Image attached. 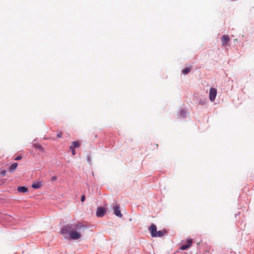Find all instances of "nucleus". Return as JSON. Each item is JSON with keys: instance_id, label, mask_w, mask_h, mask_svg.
Instances as JSON below:
<instances>
[{"instance_id": "obj_15", "label": "nucleus", "mask_w": 254, "mask_h": 254, "mask_svg": "<svg viewBox=\"0 0 254 254\" xmlns=\"http://www.w3.org/2000/svg\"><path fill=\"white\" fill-rule=\"evenodd\" d=\"M180 114L182 117L184 118L186 117L187 113L185 110L182 109V110H181V111L180 112Z\"/></svg>"}, {"instance_id": "obj_19", "label": "nucleus", "mask_w": 254, "mask_h": 254, "mask_svg": "<svg viewBox=\"0 0 254 254\" xmlns=\"http://www.w3.org/2000/svg\"><path fill=\"white\" fill-rule=\"evenodd\" d=\"M85 196H84V195H82V196H81V201L82 202H83V201H85Z\"/></svg>"}, {"instance_id": "obj_5", "label": "nucleus", "mask_w": 254, "mask_h": 254, "mask_svg": "<svg viewBox=\"0 0 254 254\" xmlns=\"http://www.w3.org/2000/svg\"><path fill=\"white\" fill-rule=\"evenodd\" d=\"M106 209L104 207H100L97 208L96 211V215L98 217H103L105 213Z\"/></svg>"}, {"instance_id": "obj_7", "label": "nucleus", "mask_w": 254, "mask_h": 254, "mask_svg": "<svg viewBox=\"0 0 254 254\" xmlns=\"http://www.w3.org/2000/svg\"><path fill=\"white\" fill-rule=\"evenodd\" d=\"M229 41L230 39L228 35H223L221 37V42L222 46H227Z\"/></svg>"}, {"instance_id": "obj_16", "label": "nucleus", "mask_w": 254, "mask_h": 254, "mask_svg": "<svg viewBox=\"0 0 254 254\" xmlns=\"http://www.w3.org/2000/svg\"><path fill=\"white\" fill-rule=\"evenodd\" d=\"M62 132L61 131H60L58 133L57 135V136L58 137V138H61L62 137Z\"/></svg>"}, {"instance_id": "obj_3", "label": "nucleus", "mask_w": 254, "mask_h": 254, "mask_svg": "<svg viewBox=\"0 0 254 254\" xmlns=\"http://www.w3.org/2000/svg\"><path fill=\"white\" fill-rule=\"evenodd\" d=\"M113 208L114 210V214L120 218L123 216L122 214L121 213L120 207L119 205L115 204L113 205Z\"/></svg>"}, {"instance_id": "obj_6", "label": "nucleus", "mask_w": 254, "mask_h": 254, "mask_svg": "<svg viewBox=\"0 0 254 254\" xmlns=\"http://www.w3.org/2000/svg\"><path fill=\"white\" fill-rule=\"evenodd\" d=\"M186 242L187 244L183 245L181 247L180 249H181L182 250H185L191 246L192 244V241L191 239H188L186 241Z\"/></svg>"}, {"instance_id": "obj_17", "label": "nucleus", "mask_w": 254, "mask_h": 254, "mask_svg": "<svg viewBox=\"0 0 254 254\" xmlns=\"http://www.w3.org/2000/svg\"><path fill=\"white\" fill-rule=\"evenodd\" d=\"M22 159L21 156H18L15 158V160H20Z\"/></svg>"}, {"instance_id": "obj_20", "label": "nucleus", "mask_w": 254, "mask_h": 254, "mask_svg": "<svg viewBox=\"0 0 254 254\" xmlns=\"http://www.w3.org/2000/svg\"><path fill=\"white\" fill-rule=\"evenodd\" d=\"M56 180H57V177L55 176H54V177H52V178H51V180L52 181H56Z\"/></svg>"}, {"instance_id": "obj_13", "label": "nucleus", "mask_w": 254, "mask_h": 254, "mask_svg": "<svg viewBox=\"0 0 254 254\" xmlns=\"http://www.w3.org/2000/svg\"><path fill=\"white\" fill-rule=\"evenodd\" d=\"M191 69V66L190 65L189 67H186L182 70V72L184 74H187L190 71Z\"/></svg>"}, {"instance_id": "obj_2", "label": "nucleus", "mask_w": 254, "mask_h": 254, "mask_svg": "<svg viewBox=\"0 0 254 254\" xmlns=\"http://www.w3.org/2000/svg\"><path fill=\"white\" fill-rule=\"evenodd\" d=\"M217 90L214 88H211L209 90V96L211 101H213L216 98Z\"/></svg>"}, {"instance_id": "obj_14", "label": "nucleus", "mask_w": 254, "mask_h": 254, "mask_svg": "<svg viewBox=\"0 0 254 254\" xmlns=\"http://www.w3.org/2000/svg\"><path fill=\"white\" fill-rule=\"evenodd\" d=\"M17 166H18V164L16 163H13V164H12L10 166V167H9V172H13L16 169Z\"/></svg>"}, {"instance_id": "obj_8", "label": "nucleus", "mask_w": 254, "mask_h": 254, "mask_svg": "<svg viewBox=\"0 0 254 254\" xmlns=\"http://www.w3.org/2000/svg\"><path fill=\"white\" fill-rule=\"evenodd\" d=\"M80 145V143L78 141H72L71 142V145L70 146V149H73V148L75 149L76 148L79 147Z\"/></svg>"}, {"instance_id": "obj_4", "label": "nucleus", "mask_w": 254, "mask_h": 254, "mask_svg": "<svg viewBox=\"0 0 254 254\" xmlns=\"http://www.w3.org/2000/svg\"><path fill=\"white\" fill-rule=\"evenodd\" d=\"M148 230L150 232L151 235L152 237H156V235H155V234H156L157 231L156 226L155 224L152 223L149 227Z\"/></svg>"}, {"instance_id": "obj_18", "label": "nucleus", "mask_w": 254, "mask_h": 254, "mask_svg": "<svg viewBox=\"0 0 254 254\" xmlns=\"http://www.w3.org/2000/svg\"><path fill=\"white\" fill-rule=\"evenodd\" d=\"M71 150V153L73 155H74L76 153L74 148L70 149Z\"/></svg>"}, {"instance_id": "obj_9", "label": "nucleus", "mask_w": 254, "mask_h": 254, "mask_svg": "<svg viewBox=\"0 0 254 254\" xmlns=\"http://www.w3.org/2000/svg\"><path fill=\"white\" fill-rule=\"evenodd\" d=\"M43 185V182H35L33 183L32 187L34 189H39Z\"/></svg>"}, {"instance_id": "obj_1", "label": "nucleus", "mask_w": 254, "mask_h": 254, "mask_svg": "<svg viewBox=\"0 0 254 254\" xmlns=\"http://www.w3.org/2000/svg\"><path fill=\"white\" fill-rule=\"evenodd\" d=\"M85 226L81 223L67 224L64 226L61 232L66 239L77 240L81 237V230H83Z\"/></svg>"}, {"instance_id": "obj_21", "label": "nucleus", "mask_w": 254, "mask_h": 254, "mask_svg": "<svg viewBox=\"0 0 254 254\" xmlns=\"http://www.w3.org/2000/svg\"><path fill=\"white\" fill-rule=\"evenodd\" d=\"M5 173H6V171H5V170H3V171L1 172V175H2L3 176H4V175H5Z\"/></svg>"}, {"instance_id": "obj_22", "label": "nucleus", "mask_w": 254, "mask_h": 254, "mask_svg": "<svg viewBox=\"0 0 254 254\" xmlns=\"http://www.w3.org/2000/svg\"><path fill=\"white\" fill-rule=\"evenodd\" d=\"M199 105H203V103H199Z\"/></svg>"}, {"instance_id": "obj_12", "label": "nucleus", "mask_w": 254, "mask_h": 254, "mask_svg": "<svg viewBox=\"0 0 254 254\" xmlns=\"http://www.w3.org/2000/svg\"><path fill=\"white\" fill-rule=\"evenodd\" d=\"M17 190L20 192H26L28 191V189L25 187H19L17 188Z\"/></svg>"}, {"instance_id": "obj_11", "label": "nucleus", "mask_w": 254, "mask_h": 254, "mask_svg": "<svg viewBox=\"0 0 254 254\" xmlns=\"http://www.w3.org/2000/svg\"><path fill=\"white\" fill-rule=\"evenodd\" d=\"M34 146L36 149L39 150L41 152H45L44 148L40 144H34Z\"/></svg>"}, {"instance_id": "obj_23", "label": "nucleus", "mask_w": 254, "mask_h": 254, "mask_svg": "<svg viewBox=\"0 0 254 254\" xmlns=\"http://www.w3.org/2000/svg\"><path fill=\"white\" fill-rule=\"evenodd\" d=\"M199 105H203V103H199Z\"/></svg>"}, {"instance_id": "obj_10", "label": "nucleus", "mask_w": 254, "mask_h": 254, "mask_svg": "<svg viewBox=\"0 0 254 254\" xmlns=\"http://www.w3.org/2000/svg\"><path fill=\"white\" fill-rule=\"evenodd\" d=\"M166 233L167 232L165 230L157 231L156 234H155V235H156V237H161L166 234Z\"/></svg>"}]
</instances>
